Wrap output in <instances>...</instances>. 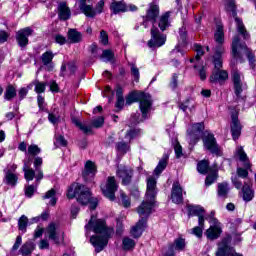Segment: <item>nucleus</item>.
<instances>
[{"instance_id":"obj_1","label":"nucleus","mask_w":256,"mask_h":256,"mask_svg":"<svg viewBox=\"0 0 256 256\" xmlns=\"http://www.w3.org/2000/svg\"><path fill=\"white\" fill-rule=\"evenodd\" d=\"M159 13V5L155 2H151L149 4V8L146 10V14L142 16L143 27H147L149 23L152 24V28L150 30L151 39L148 41V47L150 49L163 47V45L167 43V36L161 34L159 28L155 27V23H157V19H159Z\"/></svg>"},{"instance_id":"obj_2","label":"nucleus","mask_w":256,"mask_h":256,"mask_svg":"<svg viewBox=\"0 0 256 256\" xmlns=\"http://www.w3.org/2000/svg\"><path fill=\"white\" fill-rule=\"evenodd\" d=\"M66 197L69 200L76 199L77 203L82 207L89 205L90 211H95L99 207V198L93 196L91 188L79 182H74L71 186H68Z\"/></svg>"},{"instance_id":"obj_3","label":"nucleus","mask_w":256,"mask_h":256,"mask_svg":"<svg viewBox=\"0 0 256 256\" xmlns=\"http://www.w3.org/2000/svg\"><path fill=\"white\" fill-rule=\"evenodd\" d=\"M126 105H133V103H139V111L141 112L142 119L146 121L149 119V113L153 109V97L141 90H132L126 97Z\"/></svg>"},{"instance_id":"obj_4","label":"nucleus","mask_w":256,"mask_h":256,"mask_svg":"<svg viewBox=\"0 0 256 256\" xmlns=\"http://www.w3.org/2000/svg\"><path fill=\"white\" fill-rule=\"evenodd\" d=\"M86 227H90V229H92L96 235L112 236L113 233H115L113 228L107 226V220L103 218L95 219V215H91V218Z\"/></svg>"},{"instance_id":"obj_5","label":"nucleus","mask_w":256,"mask_h":256,"mask_svg":"<svg viewBox=\"0 0 256 256\" xmlns=\"http://www.w3.org/2000/svg\"><path fill=\"white\" fill-rule=\"evenodd\" d=\"M203 147L206 151H209L212 155L216 157H221L223 155V151H221V146L217 143V138H215V134L208 132L205 136H202Z\"/></svg>"},{"instance_id":"obj_6","label":"nucleus","mask_w":256,"mask_h":256,"mask_svg":"<svg viewBox=\"0 0 256 256\" xmlns=\"http://www.w3.org/2000/svg\"><path fill=\"white\" fill-rule=\"evenodd\" d=\"M72 123L75 124V126L78 127V129H80V131H82L84 135H91L93 134L92 127H94V129H101V127L105 125V117L99 116L97 119H94L91 122V126L83 124V122H80L77 118L72 119Z\"/></svg>"},{"instance_id":"obj_7","label":"nucleus","mask_w":256,"mask_h":256,"mask_svg":"<svg viewBox=\"0 0 256 256\" xmlns=\"http://www.w3.org/2000/svg\"><path fill=\"white\" fill-rule=\"evenodd\" d=\"M102 195L108 199V201H115L117 197L115 193H117L119 189V184H117V180L115 176H109L106 180V185L101 186Z\"/></svg>"},{"instance_id":"obj_8","label":"nucleus","mask_w":256,"mask_h":256,"mask_svg":"<svg viewBox=\"0 0 256 256\" xmlns=\"http://www.w3.org/2000/svg\"><path fill=\"white\" fill-rule=\"evenodd\" d=\"M188 133L190 136V144L197 145L207 134V131H205V122H196L192 124Z\"/></svg>"},{"instance_id":"obj_9","label":"nucleus","mask_w":256,"mask_h":256,"mask_svg":"<svg viewBox=\"0 0 256 256\" xmlns=\"http://www.w3.org/2000/svg\"><path fill=\"white\" fill-rule=\"evenodd\" d=\"M82 179L86 185H89L91 183H95V175H97V166L95 165V162L91 160H87L84 169L82 170Z\"/></svg>"},{"instance_id":"obj_10","label":"nucleus","mask_w":256,"mask_h":256,"mask_svg":"<svg viewBox=\"0 0 256 256\" xmlns=\"http://www.w3.org/2000/svg\"><path fill=\"white\" fill-rule=\"evenodd\" d=\"M239 49H243L246 51V53L251 51V49L247 46V43L241 42V37H239V35H235L231 44V56L236 60L243 59V55H241Z\"/></svg>"},{"instance_id":"obj_11","label":"nucleus","mask_w":256,"mask_h":256,"mask_svg":"<svg viewBox=\"0 0 256 256\" xmlns=\"http://www.w3.org/2000/svg\"><path fill=\"white\" fill-rule=\"evenodd\" d=\"M34 30L31 27L21 28L16 32L15 39L18 47L25 49L29 45V37L33 35Z\"/></svg>"},{"instance_id":"obj_12","label":"nucleus","mask_w":256,"mask_h":256,"mask_svg":"<svg viewBox=\"0 0 256 256\" xmlns=\"http://www.w3.org/2000/svg\"><path fill=\"white\" fill-rule=\"evenodd\" d=\"M109 234L92 235L90 237V243L95 248V253H101L107 245H109Z\"/></svg>"},{"instance_id":"obj_13","label":"nucleus","mask_w":256,"mask_h":256,"mask_svg":"<svg viewBox=\"0 0 256 256\" xmlns=\"http://www.w3.org/2000/svg\"><path fill=\"white\" fill-rule=\"evenodd\" d=\"M230 131L233 141H237V139L241 137V131H243V126L241 125V121H239L238 111H234L231 113Z\"/></svg>"},{"instance_id":"obj_14","label":"nucleus","mask_w":256,"mask_h":256,"mask_svg":"<svg viewBox=\"0 0 256 256\" xmlns=\"http://www.w3.org/2000/svg\"><path fill=\"white\" fill-rule=\"evenodd\" d=\"M232 83H233L234 93L236 95L237 101H242V103H247V96L241 95V93H243V83H241V74H239V72L233 73Z\"/></svg>"},{"instance_id":"obj_15","label":"nucleus","mask_w":256,"mask_h":256,"mask_svg":"<svg viewBox=\"0 0 256 256\" xmlns=\"http://www.w3.org/2000/svg\"><path fill=\"white\" fill-rule=\"evenodd\" d=\"M212 63L214 69H223V55H225V47H214L213 48Z\"/></svg>"},{"instance_id":"obj_16","label":"nucleus","mask_w":256,"mask_h":256,"mask_svg":"<svg viewBox=\"0 0 256 256\" xmlns=\"http://www.w3.org/2000/svg\"><path fill=\"white\" fill-rule=\"evenodd\" d=\"M116 175L119 179H122V185H131L133 169H128L127 166H123L116 170Z\"/></svg>"},{"instance_id":"obj_17","label":"nucleus","mask_w":256,"mask_h":256,"mask_svg":"<svg viewBox=\"0 0 256 256\" xmlns=\"http://www.w3.org/2000/svg\"><path fill=\"white\" fill-rule=\"evenodd\" d=\"M148 200L143 201L142 204L138 207L139 215H151L153 213V207L157 203V198L147 197Z\"/></svg>"},{"instance_id":"obj_18","label":"nucleus","mask_w":256,"mask_h":256,"mask_svg":"<svg viewBox=\"0 0 256 256\" xmlns=\"http://www.w3.org/2000/svg\"><path fill=\"white\" fill-rule=\"evenodd\" d=\"M229 79V73L226 70L214 69L209 77V82L212 84L223 83Z\"/></svg>"},{"instance_id":"obj_19","label":"nucleus","mask_w":256,"mask_h":256,"mask_svg":"<svg viewBox=\"0 0 256 256\" xmlns=\"http://www.w3.org/2000/svg\"><path fill=\"white\" fill-rule=\"evenodd\" d=\"M171 199L175 205H181L183 203V188L179 182H174L172 185Z\"/></svg>"},{"instance_id":"obj_20","label":"nucleus","mask_w":256,"mask_h":256,"mask_svg":"<svg viewBox=\"0 0 256 256\" xmlns=\"http://www.w3.org/2000/svg\"><path fill=\"white\" fill-rule=\"evenodd\" d=\"M147 227V218L142 217L136 225H134L130 233L134 239H139L143 235V231H145V228Z\"/></svg>"},{"instance_id":"obj_21","label":"nucleus","mask_w":256,"mask_h":256,"mask_svg":"<svg viewBox=\"0 0 256 256\" xmlns=\"http://www.w3.org/2000/svg\"><path fill=\"white\" fill-rule=\"evenodd\" d=\"M157 179L155 177L150 176L147 179L146 184V197H150L151 199H157Z\"/></svg>"},{"instance_id":"obj_22","label":"nucleus","mask_w":256,"mask_h":256,"mask_svg":"<svg viewBox=\"0 0 256 256\" xmlns=\"http://www.w3.org/2000/svg\"><path fill=\"white\" fill-rule=\"evenodd\" d=\"M110 11L112 15H119V13H127L129 11V6L125 1H113L110 4Z\"/></svg>"},{"instance_id":"obj_23","label":"nucleus","mask_w":256,"mask_h":256,"mask_svg":"<svg viewBox=\"0 0 256 256\" xmlns=\"http://www.w3.org/2000/svg\"><path fill=\"white\" fill-rule=\"evenodd\" d=\"M58 17L60 21H69L71 19V8L67 6V2H60L58 5Z\"/></svg>"},{"instance_id":"obj_24","label":"nucleus","mask_w":256,"mask_h":256,"mask_svg":"<svg viewBox=\"0 0 256 256\" xmlns=\"http://www.w3.org/2000/svg\"><path fill=\"white\" fill-rule=\"evenodd\" d=\"M243 201L249 203L255 199V190L251 187V182H244L242 187Z\"/></svg>"},{"instance_id":"obj_25","label":"nucleus","mask_w":256,"mask_h":256,"mask_svg":"<svg viewBox=\"0 0 256 256\" xmlns=\"http://www.w3.org/2000/svg\"><path fill=\"white\" fill-rule=\"evenodd\" d=\"M185 247H187V242L183 237H178L174 239L173 243L168 244V248H170V251H177L178 253L185 251Z\"/></svg>"},{"instance_id":"obj_26","label":"nucleus","mask_w":256,"mask_h":256,"mask_svg":"<svg viewBox=\"0 0 256 256\" xmlns=\"http://www.w3.org/2000/svg\"><path fill=\"white\" fill-rule=\"evenodd\" d=\"M79 9L80 11H82L85 17H90L91 19H93V17L97 15V12H95L93 5H88L87 0H79Z\"/></svg>"},{"instance_id":"obj_27","label":"nucleus","mask_w":256,"mask_h":256,"mask_svg":"<svg viewBox=\"0 0 256 256\" xmlns=\"http://www.w3.org/2000/svg\"><path fill=\"white\" fill-rule=\"evenodd\" d=\"M3 183L10 187H17V183H19V176L8 169L5 171Z\"/></svg>"},{"instance_id":"obj_28","label":"nucleus","mask_w":256,"mask_h":256,"mask_svg":"<svg viewBox=\"0 0 256 256\" xmlns=\"http://www.w3.org/2000/svg\"><path fill=\"white\" fill-rule=\"evenodd\" d=\"M214 41L217 43L215 47H225V30L223 25H217L214 33Z\"/></svg>"},{"instance_id":"obj_29","label":"nucleus","mask_w":256,"mask_h":256,"mask_svg":"<svg viewBox=\"0 0 256 256\" xmlns=\"http://www.w3.org/2000/svg\"><path fill=\"white\" fill-rule=\"evenodd\" d=\"M67 39L69 43L75 45L83 41V34L79 32L76 28H70L67 32Z\"/></svg>"},{"instance_id":"obj_30","label":"nucleus","mask_w":256,"mask_h":256,"mask_svg":"<svg viewBox=\"0 0 256 256\" xmlns=\"http://www.w3.org/2000/svg\"><path fill=\"white\" fill-rule=\"evenodd\" d=\"M223 233V229L221 226H210L206 230V236L209 241H215L221 237V234Z\"/></svg>"},{"instance_id":"obj_31","label":"nucleus","mask_w":256,"mask_h":256,"mask_svg":"<svg viewBox=\"0 0 256 256\" xmlns=\"http://www.w3.org/2000/svg\"><path fill=\"white\" fill-rule=\"evenodd\" d=\"M188 217H199L205 214V208L201 205L187 204Z\"/></svg>"},{"instance_id":"obj_32","label":"nucleus","mask_w":256,"mask_h":256,"mask_svg":"<svg viewBox=\"0 0 256 256\" xmlns=\"http://www.w3.org/2000/svg\"><path fill=\"white\" fill-rule=\"evenodd\" d=\"M46 233L51 241H54L56 245H59V235L57 234V225L52 222L48 225Z\"/></svg>"},{"instance_id":"obj_33","label":"nucleus","mask_w":256,"mask_h":256,"mask_svg":"<svg viewBox=\"0 0 256 256\" xmlns=\"http://www.w3.org/2000/svg\"><path fill=\"white\" fill-rule=\"evenodd\" d=\"M167 165H169V155L164 154L154 169V175H161V173L167 169Z\"/></svg>"},{"instance_id":"obj_34","label":"nucleus","mask_w":256,"mask_h":256,"mask_svg":"<svg viewBox=\"0 0 256 256\" xmlns=\"http://www.w3.org/2000/svg\"><path fill=\"white\" fill-rule=\"evenodd\" d=\"M35 249H36L35 242H33V241H27V242H25V243L21 246L19 252H20V254H21L22 256H29V255H31V254L34 252Z\"/></svg>"},{"instance_id":"obj_35","label":"nucleus","mask_w":256,"mask_h":256,"mask_svg":"<svg viewBox=\"0 0 256 256\" xmlns=\"http://www.w3.org/2000/svg\"><path fill=\"white\" fill-rule=\"evenodd\" d=\"M17 97V86L8 84L4 92L5 101H13Z\"/></svg>"},{"instance_id":"obj_36","label":"nucleus","mask_w":256,"mask_h":256,"mask_svg":"<svg viewBox=\"0 0 256 256\" xmlns=\"http://www.w3.org/2000/svg\"><path fill=\"white\" fill-rule=\"evenodd\" d=\"M215 168H211L209 165V160H201L197 163V171L200 175H207L210 171H213Z\"/></svg>"},{"instance_id":"obj_37","label":"nucleus","mask_w":256,"mask_h":256,"mask_svg":"<svg viewBox=\"0 0 256 256\" xmlns=\"http://www.w3.org/2000/svg\"><path fill=\"white\" fill-rule=\"evenodd\" d=\"M219 179V170L217 168L212 169L208 172V175L205 178L206 187H211L216 180Z\"/></svg>"},{"instance_id":"obj_38","label":"nucleus","mask_w":256,"mask_h":256,"mask_svg":"<svg viewBox=\"0 0 256 256\" xmlns=\"http://www.w3.org/2000/svg\"><path fill=\"white\" fill-rule=\"evenodd\" d=\"M100 59H106L104 60L106 63H111L113 65L115 64V52L111 49H105L100 55Z\"/></svg>"},{"instance_id":"obj_39","label":"nucleus","mask_w":256,"mask_h":256,"mask_svg":"<svg viewBox=\"0 0 256 256\" xmlns=\"http://www.w3.org/2000/svg\"><path fill=\"white\" fill-rule=\"evenodd\" d=\"M217 194H218V197H224V199H227L229 195V183L227 182L219 183L217 188Z\"/></svg>"},{"instance_id":"obj_40","label":"nucleus","mask_w":256,"mask_h":256,"mask_svg":"<svg viewBox=\"0 0 256 256\" xmlns=\"http://www.w3.org/2000/svg\"><path fill=\"white\" fill-rule=\"evenodd\" d=\"M137 245V242L135 240L129 238V237H124L122 240V249L124 251H133Z\"/></svg>"},{"instance_id":"obj_41","label":"nucleus","mask_w":256,"mask_h":256,"mask_svg":"<svg viewBox=\"0 0 256 256\" xmlns=\"http://www.w3.org/2000/svg\"><path fill=\"white\" fill-rule=\"evenodd\" d=\"M169 17H170V14L169 12H166L165 14H163L161 17H160V20H159V23H158V27L159 29L163 32V31H167V28L171 25L169 23Z\"/></svg>"},{"instance_id":"obj_42","label":"nucleus","mask_w":256,"mask_h":256,"mask_svg":"<svg viewBox=\"0 0 256 256\" xmlns=\"http://www.w3.org/2000/svg\"><path fill=\"white\" fill-rule=\"evenodd\" d=\"M237 155L242 163H244V167L246 169H251V162H249V157L243 148L237 150Z\"/></svg>"},{"instance_id":"obj_43","label":"nucleus","mask_w":256,"mask_h":256,"mask_svg":"<svg viewBox=\"0 0 256 256\" xmlns=\"http://www.w3.org/2000/svg\"><path fill=\"white\" fill-rule=\"evenodd\" d=\"M237 30L240 35H242L243 39H249V32H247V28H245V24H243V19H236Z\"/></svg>"},{"instance_id":"obj_44","label":"nucleus","mask_w":256,"mask_h":256,"mask_svg":"<svg viewBox=\"0 0 256 256\" xmlns=\"http://www.w3.org/2000/svg\"><path fill=\"white\" fill-rule=\"evenodd\" d=\"M57 190L51 188L48 190L44 196H42V199H50V205L54 207V205H57Z\"/></svg>"},{"instance_id":"obj_45","label":"nucleus","mask_w":256,"mask_h":256,"mask_svg":"<svg viewBox=\"0 0 256 256\" xmlns=\"http://www.w3.org/2000/svg\"><path fill=\"white\" fill-rule=\"evenodd\" d=\"M23 171L26 181H33L35 179V170H33V168H29L27 162L24 163Z\"/></svg>"},{"instance_id":"obj_46","label":"nucleus","mask_w":256,"mask_h":256,"mask_svg":"<svg viewBox=\"0 0 256 256\" xmlns=\"http://www.w3.org/2000/svg\"><path fill=\"white\" fill-rule=\"evenodd\" d=\"M141 133H142L141 128H131L127 130L126 137H128L130 141H133V139H137V137H141Z\"/></svg>"},{"instance_id":"obj_47","label":"nucleus","mask_w":256,"mask_h":256,"mask_svg":"<svg viewBox=\"0 0 256 256\" xmlns=\"http://www.w3.org/2000/svg\"><path fill=\"white\" fill-rule=\"evenodd\" d=\"M34 91L37 95H41V93H45L47 89V82H40L39 80L34 81Z\"/></svg>"},{"instance_id":"obj_48","label":"nucleus","mask_w":256,"mask_h":256,"mask_svg":"<svg viewBox=\"0 0 256 256\" xmlns=\"http://www.w3.org/2000/svg\"><path fill=\"white\" fill-rule=\"evenodd\" d=\"M55 57V54H53L52 51H46L42 54V63L43 65H50V63H53V58Z\"/></svg>"},{"instance_id":"obj_49","label":"nucleus","mask_w":256,"mask_h":256,"mask_svg":"<svg viewBox=\"0 0 256 256\" xmlns=\"http://www.w3.org/2000/svg\"><path fill=\"white\" fill-rule=\"evenodd\" d=\"M29 225V218L22 215L18 220V229L19 231H27V226Z\"/></svg>"},{"instance_id":"obj_50","label":"nucleus","mask_w":256,"mask_h":256,"mask_svg":"<svg viewBox=\"0 0 256 256\" xmlns=\"http://www.w3.org/2000/svg\"><path fill=\"white\" fill-rule=\"evenodd\" d=\"M246 57L249 62L250 69H252V71H255L256 59H255V53H253V50L246 52Z\"/></svg>"},{"instance_id":"obj_51","label":"nucleus","mask_w":256,"mask_h":256,"mask_svg":"<svg viewBox=\"0 0 256 256\" xmlns=\"http://www.w3.org/2000/svg\"><path fill=\"white\" fill-rule=\"evenodd\" d=\"M28 154L30 157H37V155L41 154V149L37 144H31L28 146Z\"/></svg>"},{"instance_id":"obj_52","label":"nucleus","mask_w":256,"mask_h":256,"mask_svg":"<svg viewBox=\"0 0 256 256\" xmlns=\"http://www.w3.org/2000/svg\"><path fill=\"white\" fill-rule=\"evenodd\" d=\"M169 87L172 91H175L179 87V74L173 73L172 78L169 82Z\"/></svg>"},{"instance_id":"obj_53","label":"nucleus","mask_w":256,"mask_h":256,"mask_svg":"<svg viewBox=\"0 0 256 256\" xmlns=\"http://www.w3.org/2000/svg\"><path fill=\"white\" fill-rule=\"evenodd\" d=\"M179 37L182 45L185 47L187 46V28L185 26H182L179 29Z\"/></svg>"},{"instance_id":"obj_54","label":"nucleus","mask_w":256,"mask_h":256,"mask_svg":"<svg viewBox=\"0 0 256 256\" xmlns=\"http://www.w3.org/2000/svg\"><path fill=\"white\" fill-rule=\"evenodd\" d=\"M130 147L127 144V142H118L116 143V150L119 151V153H123L125 155V153H127V151H129Z\"/></svg>"},{"instance_id":"obj_55","label":"nucleus","mask_w":256,"mask_h":256,"mask_svg":"<svg viewBox=\"0 0 256 256\" xmlns=\"http://www.w3.org/2000/svg\"><path fill=\"white\" fill-rule=\"evenodd\" d=\"M35 191L36 189L34 185L26 186L24 190L25 197H27L28 199L33 198V195H35Z\"/></svg>"},{"instance_id":"obj_56","label":"nucleus","mask_w":256,"mask_h":256,"mask_svg":"<svg viewBox=\"0 0 256 256\" xmlns=\"http://www.w3.org/2000/svg\"><path fill=\"white\" fill-rule=\"evenodd\" d=\"M130 71H131L132 77H134V81L136 83H139V79L141 77V74L139 73V68H137V66H135V64H133L130 68Z\"/></svg>"},{"instance_id":"obj_57","label":"nucleus","mask_w":256,"mask_h":256,"mask_svg":"<svg viewBox=\"0 0 256 256\" xmlns=\"http://www.w3.org/2000/svg\"><path fill=\"white\" fill-rule=\"evenodd\" d=\"M248 168L238 167L236 170L237 177H240L241 179H247L249 177V171Z\"/></svg>"},{"instance_id":"obj_58","label":"nucleus","mask_w":256,"mask_h":256,"mask_svg":"<svg viewBox=\"0 0 256 256\" xmlns=\"http://www.w3.org/2000/svg\"><path fill=\"white\" fill-rule=\"evenodd\" d=\"M37 103H38V108L39 111H45L46 113H49V110L45 108V98L41 95L37 96Z\"/></svg>"},{"instance_id":"obj_59","label":"nucleus","mask_w":256,"mask_h":256,"mask_svg":"<svg viewBox=\"0 0 256 256\" xmlns=\"http://www.w3.org/2000/svg\"><path fill=\"white\" fill-rule=\"evenodd\" d=\"M121 201L125 209H129V207H131V198H129L127 194L121 193Z\"/></svg>"},{"instance_id":"obj_60","label":"nucleus","mask_w":256,"mask_h":256,"mask_svg":"<svg viewBox=\"0 0 256 256\" xmlns=\"http://www.w3.org/2000/svg\"><path fill=\"white\" fill-rule=\"evenodd\" d=\"M231 182H232V185L235 187V189L243 190V182H241V180H239V177L232 176L231 177Z\"/></svg>"},{"instance_id":"obj_61","label":"nucleus","mask_w":256,"mask_h":256,"mask_svg":"<svg viewBox=\"0 0 256 256\" xmlns=\"http://www.w3.org/2000/svg\"><path fill=\"white\" fill-rule=\"evenodd\" d=\"M123 231H124L123 221L117 218L116 219V235L121 237V235H123Z\"/></svg>"},{"instance_id":"obj_62","label":"nucleus","mask_w":256,"mask_h":256,"mask_svg":"<svg viewBox=\"0 0 256 256\" xmlns=\"http://www.w3.org/2000/svg\"><path fill=\"white\" fill-rule=\"evenodd\" d=\"M233 9H237V3L235 2V0H227L225 11L227 13H230L231 11H233Z\"/></svg>"},{"instance_id":"obj_63","label":"nucleus","mask_w":256,"mask_h":256,"mask_svg":"<svg viewBox=\"0 0 256 256\" xmlns=\"http://www.w3.org/2000/svg\"><path fill=\"white\" fill-rule=\"evenodd\" d=\"M192 234L198 239L203 238V228L201 226H195L192 228Z\"/></svg>"},{"instance_id":"obj_64","label":"nucleus","mask_w":256,"mask_h":256,"mask_svg":"<svg viewBox=\"0 0 256 256\" xmlns=\"http://www.w3.org/2000/svg\"><path fill=\"white\" fill-rule=\"evenodd\" d=\"M54 41L58 45H65L67 43V38L61 34H56L54 37Z\"/></svg>"}]
</instances>
